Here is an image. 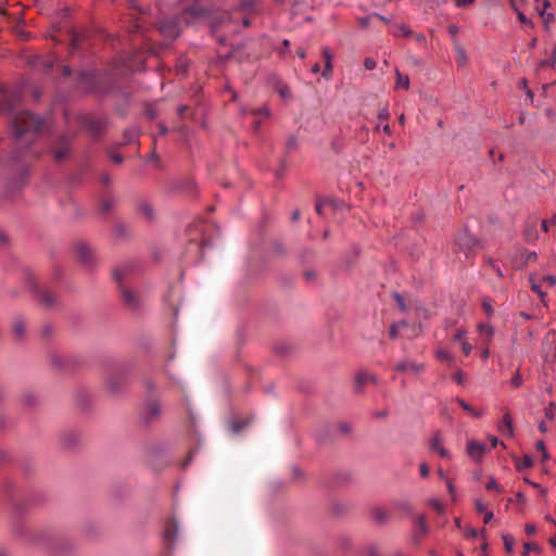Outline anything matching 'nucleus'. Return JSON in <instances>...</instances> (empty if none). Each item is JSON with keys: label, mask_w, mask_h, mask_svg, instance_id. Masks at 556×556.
Here are the masks:
<instances>
[{"label": "nucleus", "mask_w": 556, "mask_h": 556, "mask_svg": "<svg viewBox=\"0 0 556 556\" xmlns=\"http://www.w3.org/2000/svg\"><path fill=\"white\" fill-rule=\"evenodd\" d=\"M535 448H536L538 453L540 454L542 462H545L546 459H548V454H547V451L545 447V443L542 440H540L535 443Z\"/></svg>", "instance_id": "14"}, {"label": "nucleus", "mask_w": 556, "mask_h": 556, "mask_svg": "<svg viewBox=\"0 0 556 556\" xmlns=\"http://www.w3.org/2000/svg\"><path fill=\"white\" fill-rule=\"evenodd\" d=\"M549 7L548 2H544V9L541 11V16L543 17L544 26L545 28H549L551 21L553 20L554 15L552 13H547L546 9Z\"/></svg>", "instance_id": "13"}, {"label": "nucleus", "mask_w": 556, "mask_h": 556, "mask_svg": "<svg viewBox=\"0 0 556 556\" xmlns=\"http://www.w3.org/2000/svg\"><path fill=\"white\" fill-rule=\"evenodd\" d=\"M299 216H300V212H299V211H295V212H293V214H292V219H294V220H295V219H298V218H299Z\"/></svg>", "instance_id": "61"}, {"label": "nucleus", "mask_w": 556, "mask_h": 556, "mask_svg": "<svg viewBox=\"0 0 556 556\" xmlns=\"http://www.w3.org/2000/svg\"><path fill=\"white\" fill-rule=\"evenodd\" d=\"M42 301L47 304V305H52L53 304V299L50 294L46 293L42 298Z\"/></svg>", "instance_id": "42"}, {"label": "nucleus", "mask_w": 556, "mask_h": 556, "mask_svg": "<svg viewBox=\"0 0 556 556\" xmlns=\"http://www.w3.org/2000/svg\"><path fill=\"white\" fill-rule=\"evenodd\" d=\"M296 54H298V56H299L300 59H304V58L306 56V51H305V49H303V48H299V49L296 50Z\"/></svg>", "instance_id": "48"}, {"label": "nucleus", "mask_w": 556, "mask_h": 556, "mask_svg": "<svg viewBox=\"0 0 556 556\" xmlns=\"http://www.w3.org/2000/svg\"><path fill=\"white\" fill-rule=\"evenodd\" d=\"M395 298H396V301H397V303H399L400 307H401L402 309H405V303H404L403 298H402L401 295H399V294H396V295H395Z\"/></svg>", "instance_id": "47"}, {"label": "nucleus", "mask_w": 556, "mask_h": 556, "mask_svg": "<svg viewBox=\"0 0 556 556\" xmlns=\"http://www.w3.org/2000/svg\"><path fill=\"white\" fill-rule=\"evenodd\" d=\"M489 355H490L489 349L488 348L483 349L482 353H481L482 358L486 359L489 357Z\"/></svg>", "instance_id": "57"}, {"label": "nucleus", "mask_w": 556, "mask_h": 556, "mask_svg": "<svg viewBox=\"0 0 556 556\" xmlns=\"http://www.w3.org/2000/svg\"><path fill=\"white\" fill-rule=\"evenodd\" d=\"M429 504L431 507H433L435 510L441 511L443 509L442 504L437 498H430Z\"/></svg>", "instance_id": "27"}, {"label": "nucleus", "mask_w": 556, "mask_h": 556, "mask_svg": "<svg viewBox=\"0 0 556 556\" xmlns=\"http://www.w3.org/2000/svg\"><path fill=\"white\" fill-rule=\"evenodd\" d=\"M438 473H439V477L446 482V479H448V478L446 477V475L442 468H439Z\"/></svg>", "instance_id": "53"}, {"label": "nucleus", "mask_w": 556, "mask_h": 556, "mask_svg": "<svg viewBox=\"0 0 556 556\" xmlns=\"http://www.w3.org/2000/svg\"><path fill=\"white\" fill-rule=\"evenodd\" d=\"M479 330H480V332L485 333V334H486L488 337H490V338H491V337L493 336V333H494V329H493V327H492V326H490V325L481 324V325H479Z\"/></svg>", "instance_id": "20"}, {"label": "nucleus", "mask_w": 556, "mask_h": 556, "mask_svg": "<svg viewBox=\"0 0 556 556\" xmlns=\"http://www.w3.org/2000/svg\"><path fill=\"white\" fill-rule=\"evenodd\" d=\"M112 161L116 164H119V163H122L123 157L119 154H114V155H112Z\"/></svg>", "instance_id": "51"}, {"label": "nucleus", "mask_w": 556, "mask_h": 556, "mask_svg": "<svg viewBox=\"0 0 556 556\" xmlns=\"http://www.w3.org/2000/svg\"><path fill=\"white\" fill-rule=\"evenodd\" d=\"M452 379L457 383V384H463L464 383V372L462 370H457L453 376H452Z\"/></svg>", "instance_id": "23"}, {"label": "nucleus", "mask_w": 556, "mask_h": 556, "mask_svg": "<svg viewBox=\"0 0 556 556\" xmlns=\"http://www.w3.org/2000/svg\"><path fill=\"white\" fill-rule=\"evenodd\" d=\"M395 74H396L395 87L408 90L409 86H410L409 77L407 75H403L399 70H395Z\"/></svg>", "instance_id": "10"}, {"label": "nucleus", "mask_w": 556, "mask_h": 556, "mask_svg": "<svg viewBox=\"0 0 556 556\" xmlns=\"http://www.w3.org/2000/svg\"><path fill=\"white\" fill-rule=\"evenodd\" d=\"M532 464H533L532 458L529 455H526L523 457V463H522L523 467L529 468L532 466Z\"/></svg>", "instance_id": "39"}, {"label": "nucleus", "mask_w": 556, "mask_h": 556, "mask_svg": "<svg viewBox=\"0 0 556 556\" xmlns=\"http://www.w3.org/2000/svg\"><path fill=\"white\" fill-rule=\"evenodd\" d=\"M122 295L128 306L136 307L139 304L138 296L131 290L122 288Z\"/></svg>", "instance_id": "7"}, {"label": "nucleus", "mask_w": 556, "mask_h": 556, "mask_svg": "<svg viewBox=\"0 0 556 556\" xmlns=\"http://www.w3.org/2000/svg\"><path fill=\"white\" fill-rule=\"evenodd\" d=\"M377 63L374 59H370V58H367L365 59L364 61V66L368 70V71H372L375 67H376Z\"/></svg>", "instance_id": "26"}, {"label": "nucleus", "mask_w": 556, "mask_h": 556, "mask_svg": "<svg viewBox=\"0 0 556 556\" xmlns=\"http://www.w3.org/2000/svg\"><path fill=\"white\" fill-rule=\"evenodd\" d=\"M282 46H283L285 49H288L289 46H290V41L285 39L283 42H282Z\"/></svg>", "instance_id": "60"}, {"label": "nucleus", "mask_w": 556, "mask_h": 556, "mask_svg": "<svg viewBox=\"0 0 556 556\" xmlns=\"http://www.w3.org/2000/svg\"><path fill=\"white\" fill-rule=\"evenodd\" d=\"M425 368H426V366L422 363H416V362L408 361V359H404L395 366V369L397 371H401V372L408 371L414 375H419L420 372H422L425 370Z\"/></svg>", "instance_id": "3"}, {"label": "nucleus", "mask_w": 556, "mask_h": 556, "mask_svg": "<svg viewBox=\"0 0 556 556\" xmlns=\"http://www.w3.org/2000/svg\"><path fill=\"white\" fill-rule=\"evenodd\" d=\"M324 205H325V202H319V203H317V204H316V211H317V213H318L319 215H320V214H321V212H323V207H324Z\"/></svg>", "instance_id": "56"}, {"label": "nucleus", "mask_w": 556, "mask_h": 556, "mask_svg": "<svg viewBox=\"0 0 556 556\" xmlns=\"http://www.w3.org/2000/svg\"><path fill=\"white\" fill-rule=\"evenodd\" d=\"M253 113L254 114H263L266 118L269 117V115H270L269 109L266 106L258 109V110L254 111Z\"/></svg>", "instance_id": "36"}, {"label": "nucleus", "mask_w": 556, "mask_h": 556, "mask_svg": "<svg viewBox=\"0 0 556 556\" xmlns=\"http://www.w3.org/2000/svg\"><path fill=\"white\" fill-rule=\"evenodd\" d=\"M476 508H477V510H478L479 513H484V511H486V510H485V507H484V505H483V503H482L480 500H477V501H476Z\"/></svg>", "instance_id": "41"}, {"label": "nucleus", "mask_w": 556, "mask_h": 556, "mask_svg": "<svg viewBox=\"0 0 556 556\" xmlns=\"http://www.w3.org/2000/svg\"><path fill=\"white\" fill-rule=\"evenodd\" d=\"M431 447L438 452L440 454L441 457H447L448 456V452L442 446L441 444V441H440V438L438 435H435L432 440H431Z\"/></svg>", "instance_id": "11"}, {"label": "nucleus", "mask_w": 556, "mask_h": 556, "mask_svg": "<svg viewBox=\"0 0 556 556\" xmlns=\"http://www.w3.org/2000/svg\"><path fill=\"white\" fill-rule=\"evenodd\" d=\"M553 403H551L549 407L545 408V415L548 419L553 420L554 418V410H553Z\"/></svg>", "instance_id": "38"}, {"label": "nucleus", "mask_w": 556, "mask_h": 556, "mask_svg": "<svg viewBox=\"0 0 556 556\" xmlns=\"http://www.w3.org/2000/svg\"><path fill=\"white\" fill-rule=\"evenodd\" d=\"M466 336V330L464 329H457L456 333L454 334L455 341H463Z\"/></svg>", "instance_id": "31"}, {"label": "nucleus", "mask_w": 556, "mask_h": 556, "mask_svg": "<svg viewBox=\"0 0 556 556\" xmlns=\"http://www.w3.org/2000/svg\"><path fill=\"white\" fill-rule=\"evenodd\" d=\"M511 384L516 388H519L522 384V377L519 372H516L511 378Z\"/></svg>", "instance_id": "25"}, {"label": "nucleus", "mask_w": 556, "mask_h": 556, "mask_svg": "<svg viewBox=\"0 0 556 556\" xmlns=\"http://www.w3.org/2000/svg\"><path fill=\"white\" fill-rule=\"evenodd\" d=\"M320 71V66L318 63H315L313 66H312V72L314 74L318 73Z\"/></svg>", "instance_id": "58"}, {"label": "nucleus", "mask_w": 556, "mask_h": 556, "mask_svg": "<svg viewBox=\"0 0 556 556\" xmlns=\"http://www.w3.org/2000/svg\"><path fill=\"white\" fill-rule=\"evenodd\" d=\"M498 431L503 435L513 437L514 435V427L513 419L508 413L503 415L501 422L498 424Z\"/></svg>", "instance_id": "5"}, {"label": "nucleus", "mask_w": 556, "mask_h": 556, "mask_svg": "<svg viewBox=\"0 0 556 556\" xmlns=\"http://www.w3.org/2000/svg\"><path fill=\"white\" fill-rule=\"evenodd\" d=\"M541 226H542V229H543L544 231H546V230H547V222H546V220H542V222H541Z\"/></svg>", "instance_id": "59"}, {"label": "nucleus", "mask_w": 556, "mask_h": 556, "mask_svg": "<svg viewBox=\"0 0 556 556\" xmlns=\"http://www.w3.org/2000/svg\"><path fill=\"white\" fill-rule=\"evenodd\" d=\"M456 52H457V56H456L457 64L460 66H464L467 62V56H466L464 49L460 47H457Z\"/></svg>", "instance_id": "17"}, {"label": "nucleus", "mask_w": 556, "mask_h": 556, "mask_svg": "<svg viewBox=\"0 0 556 556\" xmlns=\"http://www.w3.org/2000/svg\"><path fill=\"white\" fill-rule=\"evenodd\" d=\"M260 127H261V122H260V121H255V122H254V128H255V130H258V129H260Z\"/></svg>", "instance_id": "63"}, {"label": "nucleus", "mask_w": 556, "mask_h": 556, "mask_svg": "<svg viewBox=\"0 0 556 556\" xmlns=\"http://www.w3.org/2000/svg\"><path fill=\"white\" fill-rule=\"evenodd\" d=\"M399 122H400V124H401V125H404V123H405V116H404V114L400 115V117H399Z\"/></svg>", "instance_id": "62"}, {"label": "nucleus", "mask_w": 556, "mask_h": 556, "mask_svg": "<svg viewBox=\"0 0 556 556\" xmlns=\"http://www.w3.org/2000/svg\"><path fill=\"white\" fill-rule=\"evenodd\" d=\"M390 33L395 36V37H401V36H409L412 34V30L409 29V27L405 24H401V25H393L391 28H390Z\"/></svg>", "instance_id": "9"}, {"label": "nucleus", "mask_w": 556, "mask_h": 556, "mask_svg": "<svg viewBox=\"0 0 556 556\" xmlns=\"http://www.w3.org/2000/svg\"><path fill=\"white\" fill-rule=\"evenodd\" d=\"M390 337L395 338L396 337V325H392L390 329Z\"/></svg>", "instance_id": "52"}, {"label": "nucleus", "mask_w": 556, "mask_h": 556, "mask_svg": "<svg viewBox=\"0 0 556 556\" xmlns=\"http://www.w3.org/2000/svg\"><path fill=\"white\" fill-rule=\"evenodd\" d=\"M446 486L452 498H455V488L450 479H446Z\"/></svg>", "instance_id": "34"}, {"label": "nucleus", "mask_w": 556, "mask_h": 556, "mask_svg": "<svg viewBox=\"0 0 556 556\" xmlns=\"http://www.w3.org/2000/svg\"><path fill=\"white\" fill-rule=\"evenodd\" d=\"M15 138H21L23 135L30 131H41L45 128V122L39 117L34 116L29 112H21L12 119Z\"/></svg>", "instance_id": "1"}, {"label": "nucleus", "mask_w": 556, "mask_h": 556, "mask_svg": "<svg viewBox=\"0 0 556 556\" xmlns=\"http://www.w3.org/2000/svg\"><path fill=\"white\" fill-rule=\"evenodd\" d=\"M456 401L466 412H468V413H472L473 412V408L467 402H465L464 400L456 399Z\"/></svg>", "instance_id": "30"}, {"label": "nucleus", "mask_w": 556, "mask_h": 556, "mask_svg": "<svg viewBox=\"0 0 556 556\" xmlns=\"http://www.w3.org/2000/svg\"><path fill=\"white\" fill-rule=\"evenodd\" d=\"M539 428H540L541 432H546L547 431L546 422L545 421H541L540 425H539Z\"/></svg>", "instance_id": "54"}, {"label": "nucleus", "mask_w": 556, "mask_h": 556, "mask_svg": "<svg viewBox=\"0 0 556 556\" xmlns=\"http://www.w3.org/2000/svg\"><path fill=\"white\" fill-rule=\"evenodd\" d=\"M77 252L79 254V257L83 260V261H88L89 256H90V251L87 247L85 245H79L78 249H77Z\"/></svg>", "instance_id": "19"}, {"label": "nucleus", "mask_w": 556, "mask_h": 556, "mask_svg": "<svg viewBox=\"0 0 556 556\" xmlns=\"http://www.w3.org/2000/svg\"><path fill=\"white\" fill-rule=\"evenodd\" d=\"M486 451V447L483 443L477 441H469L467 444L468 455L475 459L476 462H480Z\"/></svg>", "instance_id": "4"}, {"label": "nucleus", "mask_w": 556, "mask_h": 556, "mask_svg": "<svg viewBox=\"0 0 556 556\" xmlns=\"http://www.w3.org/2000/svg\"><path fill=\"white\" fill-rule=\"evenodd\" d=\"M160 31L165 38L175 39L180 34V26L175 20H165L161 22Z\"/></svg>", "instance_id": "2"}, {"label": "nucleus", "mask_w": 556, "mask_h": 556, "mask_svg": "<svg viewBox=\"0 0 556 556\" xmlns=\"http://www.w3.org/2000/svg\"><path fill=\"white\" fill-rule=\"evenodd\" d=\"M148 409L151 415L156 416L160 413V405L156 402H152L148 405Z\"/></svg>", "instance_id": "24"}, {"label": "nucleus", "mask_w": 556, "mask_h": 556, "mask_svg": "<svg viewBox=\"0 0 556 556\" xmlns=\"http://www.w3.org/2000/svg\"><path fill=\"white\" fill-rule=\"evenodd\" d=\"M435 356H437L440 361H447V362L453 361V356H452L448 352H446V351H444V350H441V349H439V350H437V351H435Z\"/></svg>", "instance_id": "18"}, {"label": "nucleus", "mask_w": 556, "mask_h": 556, "mask_svg": "<svg viewBox=\"0 0 556 556\" xmlns=\"http://www.w3.org/2000/svg\"><path fill=\"white\" fill-rule=\"evenodd\" d=\"M419 471H420V475L425 478L429 476V468L426 463H421L419 465Z\"/></svg>", "instance_id": "32"}, {"label": "nucleus", "mask_w": 556, "mask_h": 556, "mask_svg": "<svg viewBox=\"0 0 556 556\" xmlns=\"http://www.w3.org/2000/svg\"><path fill=\"white\" fill-rule=\"evenodd\" d=\"M486 489L488 490H497L498 489V484L494 478L489 479V481L486 483Z\"/></svg>", "instance_id": "33"}, {"label": "nucleus", "mask_w": 556, "mask_h": 556, "mask_svg": "<svg viewBox=\"0 0 556 556\" xmlns=\"http://www.w3.org/2000/svg\"><path fill=\"white\" fill-rule=\"evenodd\" d=\"M14 334L17 339H22L25 334V326L22 321H15L13 326Z\"/></svg>", "instance_id": "16"}, {"label": "nucleus", "mask_w": 556, "mask_h": 556, "mask_svg": "<svg viewBox=\"0 0 556 556\" xmlns=\"http://www.w3.org/2000/svg\"><path fill=\"white\" fill-rule=\"evenodd\" d=\"M379 119H388L390 117V113L388 108H383L378 115Z\"/></svg>", "instance_id": "35"}, {"label": "nucleus", "mask_w": 556, "mask_h": 556, "mask_svg": "<svg viewBox=\"0 0 556 556\" xmlns=\"http://www.w3.org/2000/svg\"><path fill=\"white\" fill-rule=\"evenodd\" d=\"M448 31H450V34H451L452 36H455V35L457 34V31H458V28H457V26H455V25H450V26H448Z\"/></svg>", "instance_id": "50"}, {"label": "nucleus", "mask_w": 556, "mask_h": 556, "mask_svg": "<svg viewBox=\"0 0 556 556\" xmlns=\"http://www.w3.org/2000/svg\"><path fill=\"white\" fill-rule=\"evenodd\" d=\"M362 27L366 28L369 25V17H365L361 20Z\"/></svg>", "instance_id": "55"}, {"label": "nucleus", "mask_w": 556, "mask_h": 556, "mask_svg": "<svg viewBox=\"0 0 556 556\" xmlns=\"http://www.w3.org/2000/svg\"><path fill=\"white\" fill-rule=\"evenodd\" d=\"M493 517H494L493 511H491V510L484 511V518H483L484 523L490 522L493 519Z\"/></svg>", "instance_id": "40"}, {"label": "nucleus", "mask_w": 556, "mask_h": 556, "mask_svg": "<svg viewBox=\"0 0 556 556\" xmlns=\"http://www.w3.org/2000/svg\"><path fill=\"white\" fill-rule=\"evenodd\" d=\"M475 0H456L455 1V4L457 7H464V5H467V4H471Z\"/></svg>", "instance_id": "44"}, {"label": "nucleus", "mask_w": 556, "mask_h": 556, "mask_svg": "<svg viewBox=\"0 0 556 556\" xmlns=\"http://www.w3.org/2000/svg\"><path fill=\"white\" fill-rule=\"evenodd\" d=\"M538 546L535 544H532V543H529V542H526L523 544V552H522V556H528L530 554V552L536 549Z\"/></svg>", "instance_id": "21"}, {"label": "nucleus", "mask_w": 556, "mask_h": 556, "mask_svg": "<svg viewBox=\"0 0 556 556\" xmlns=\"http://www.w3.org/2000/svg\"><path fill=\"white\" fill-rule=\"evenodd\" d=\"M160 131L161 134H165L167 131V128L164 125H160Z\"/></svg>", "instance_id": "64"}, {"label": "nucleus", "mask_w": 556, "mask_h": 556, "mask_svg": "<svg viewBox=\"0 0 556 556\" xmlns=\"http://www.w3.org/2000/svg\"><path fill=\"white\" fill-rule=\"evenodd\" d=\"M323 55L325 59V67L323 72V76L325 78H329L332 74V54L329 47L323 48Z\"/></svg>", "instance_id": "6"}, {"label": "nucleus", "mask_w": 556, "mask_h": 556, "mask_svg": "<svg viewBox=\"0 0 556 556\" xmlns=\"http://www.w3.org/2000/svg\"><path fill=\"white\" fill-rule=\"evenodd\" d=\"M488 265H490V266L495 270V273L497 274V276H498V277H502V276H503V273H502L501 268L496 267V265H495V262H494V261L489 260V261H488Z\"/></svg>", "instance_id": "37"}, {"label": "nucleus", "mask_w": 556, "mask_h": 556, "mask_svg": "<svg viewBox=\"0 0 556 556\" xmlns=\"http://www.w3.org/2000/svg\"><path fill=\"white\" fill-rule=\"evenodd\" d=\"M545 281L551 286V287H554V285L556 283V280L554 279L553 276H546L545 277Z\"/></svg>", "instance_id": "49"}, {"label": "nucleus", "mask_w": 556, "mask_h": 556, "mask_svg": "<svg viewBox=\"0 0 556 556\" xmlns=\"http://www.w3.org/2000/svg\"><path fill=\"white\" fill-rule=\"evenodd\" d=\"M376 376L369 372L361 371L356 375V383L358 388H362L367 383H376Z\"/></svg>", "instance_id": "8"}, {"label": "nucleus", "mask_w": 556, "mask_h": 556, "mask_svg": "<svg viewBox=\"0 0 556 556\" xmlns=\"http://www.w3.org/2000/svg\"><path fill=\"white\" fill-rule=\"evenodd\" d=\"M489 441L492 445V447H496L497 445H501L505 448V444L503 442H500V440L495 435H489Z\"/></svg>", "instance_id": "29"}, {"label": "nucleus", "mask_w": 556, "mask_h": 556, "mask_svg": "<svg viewBox=\"0 0 556 556\" xmlns=\"http://www.w3.org/2000/svg\"><path fill=\"white\" fill-rule=\"evenodd\" d=\"M381 128L384 134H387V135L391 134V128H390L389 124H384L383 126H381ZM377 129H380V125H377Z\"/></svg>", "instance_id": "46"}, {"label": "nucleus", "mask_w": 556, "mask_h": 556, "mask_svg": "<svg viewBox=\"0 0 556 556\" xmlns=\"http://www.w3.org/2000/svg\"><path fill=\"white\" fill-rule=\"evenodd\" d=\"M465 532L472 538L478 536V531L473 528H467Z\"/></svg>", "instance_id": "45"}, {"label": "nucleus", "mask_w": 556, "mask_h": 556, "mask_svg": "<svg viewBox=\"0 0 556 556\" xmlns=\"http://www.w3.org/2000/svg\"><path fill=\"white\" fill-rule=\"evenodd\" d=\"M139 212L142 216H144L147 219H152L154 217L153 208L144 203L139 206Z\"/></svg>", "instance_id": "15"}, {"label": "nucleus", "mask_w": 556, "mask_h": 556, "mask_svg": "<svg viewBox=\"0 0 556 556\" xmlns=\"http://www.w3.org/2000/svg\"><path fill=\"white\" fill-rule=\"evenodd\" d=\"M482 306L488 316H491L494 313L493 307L489 301L484 300Z\"/></svg>", "instance_id": "28"}, {"label": "nucleus", "mask_w": 556, "mask_h": 556, "mask_svg": "<svg viewBox=\"0 0 556 556\" xmlns=\"http://www.w3.org/2000/svg\"><path fill=\"white\" fill-rule=\"evenodd\" d=\"M462 350H463L464 354L466 356H468L472 351V345L467 340H463L462 341Z\"/></svg>", "instance_id": "22"}, {"label": "nucleus", "mask_w": 556, "mask_h": 556, "mask_svg": "<svg viewBox=\"0 0 556 556\" xmlns=\"http://www.w3.org/2000/svg\"><path fill=\"white\" fill-rule=\"evenodd\" d=\"M525 529H526V532H527L528 534H534V533H535V531H536L535 526H534V525H530V523H529V525H526V528H525Z\"/></svg>", "instance_id": "43"}, {"label": "nucleus", "mask_w": 556, "mask_h": 556, "mask_svg": "<svg viewBox=\"0 0 556 556\" xmlns=\"http://www.w3.org/2000/svg\"><path fill=\"white\" fill-rule=\"evenodd\" d=\"M502 539L504 541L506 552L511 553L514 551V546H515V539L513 538V535H510L508 533H504V534H502Z\"/></svg>", "instance_id": "12"}]
</instances>
